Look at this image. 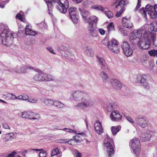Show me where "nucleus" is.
Instances as JSON below:
<instances>
[{"label": "nucleus", "instance_id": "7c9ffc66", "mask_svg": "<svg viewBox=\"0 0 157 157\" xmlns=\"http://www.w3.org/2000/svg\"><path fill=\"white\" fill-rule=\"evenodd\" d=\"M128 3V0H121L118 3V4L116 6V8H118L119 6L121 7H124L123 6L124 5H127Z\"/></svg>", "mask_w": 157, "mask_h": 157}, {"label": "nucleus", "instance_id": "412c9836", "mask_svg": "<svg viewBox=\"0 0 157 157\" xmlns=\"http://www.w3.org/2000/svg\"><path fill=\"white\" fill-rule=\"evenodd\" d=\"M111 82L113 87L115 89H121L122 84L117 79H112Z\"/></svg>", "mask_w": 157, "mask_h": 157}, {"label": "nucleus", "instance_id": "9d476101", "mask_svg": "<svg viewBox=\"0 0 157 157\" xmlns=\"http://www.w3.org/2000/svg\"><path fill=\"white\" fill-rule=\"evenodd\" d=\"M147 13L152 18H155L157 16V5L154 7L150 5H147L145 7Z\"/></svg>", "mask_w": 157, "mask_h": 157}, {"label": "nucleus", "instance_id": "6e6552de", "mask_svg": "<svg viewBox=\"0 0 157 157\" xmlns=\"http://www.w3.org/2000/svg\"><path fill=\"white\" fill-rule=\"evenodd\" d=\"M121 48L124 54L127 57H129L132 54L133 50L128 42L123 41L121 44Z\"/></svg>", "mask_w": 157, "mask_h": 157}, {"label": "nucleus", "instance_id": "603ef678", "mask_svg": "<svg viewBox=\"0 0 157 157\" xmlns=\"http://www.w3.org/2000/svg\"><path fill=\"white\" fill-rule=\"evenodd\" d=\"M151 27L150 28V30L153 31L157 32V26H156V23H155V25H154L152 23H151Z\"/></svg>", "mask_w": 157, "mask_h": 157}, {"label": "nucleus", "instance_id": "0e129e2a", "mask_svg": "<svg viewBox=\"0 0 157 157\" xmlns=\"http://www.w3.org/2000/svg\"><path fill=\"white\" fill-rule=\"evenodd\" d=\"M3 127L6 129H10V128L8 124L6 123H3L2 124Z\"/></svg>", "mask_w": 157, "mask_h": 157}, {"label": "nucleus", "instance_id": "13d9d810", "mask_svg": "<svg viewBox=\"0 0 157 157\" xmlns=\"http://www.w3.org/2000/svg\"><path fill=\"white\" fill-rule=\"evenodd\" d=\"M114 106L112 103H109L108 105V109H109H109L110 111L113 110V109H114Z\"/></svg>", "mask_w": 157, "mask_h": 157}, {"label": "nucleus", "instance_id": "dca6fc26", "mask_svg": "<svg viewBox=\"0 0 157 157\" xmlns=\"http://www.w3.org/2000/svg\"><path fill=\"white\" fill-rule=\"evenodd\" d=\"M88 23L89 24L88 26V29L89 33L92 36H96L97 32L96 30V26L93 25V23H92L91 21H90Z\"/></svg>", "mask_w": 157, "mask_h": 157}, {"label": "nucleus", "instance_id": "0eeeda50", "mask_svg": "<svg viewBox=\"0 0 157 157\" xmlns=\"http://www.w3.org/2000/svg\"><path fill=\"white\" fill-rule=\"evenodd\" d=\"M136 124L140 127L142 128H145L149 124L148 119L144 116L139 115L136 119Z\"/></svg>", "mask_w": 157, "mask_h": 157}, {"label": "nucleus", "instance_id": "c85d7f7f", "mask_svg": "<svg viewBox=\"0 0 157 157\" xmlns=\"http://www.w3.org/2000/svg\"><path fill=\"white\" fill-rule=\"evenodd\" d=\"M90 8L102 12L104 11V10L103 7L100 5H94L93 6L90 7Z\"/></svg>", "mask_w": 157, "mask_h": 157}, {"label": "nucleus", "instance_id": "58836bf2", "mask_svg": "<svg viewBox=\"0 0 157 157\" xmlns=\"http://www.w3.org/2000/svg\"><path fill=\"white\" fill-rule=\"evenodd\" d=\"M11 134L9 133L5 135L3 138L4 141L7 142L12 138L11 136Z\"/></svg>", "mask_w": 157, "mask_h": 157}, {"label": "nucleus", "instance_id": "2eb2a0df", "mask_svg": "<svg viewBox=\"0 0 157 157\" xmlns=\"http://www.w3.org/2000/svg\"><path fill=\"white\" fill-rule=\"evenodd\" d=\"M110 117L113 121H118L121 119L122 117L118 111H114L111 112Z\"/></svg>", "mask_w": 157, "mask_h": 157}, {"label": "nucleus", "instance_id": "338daca9", "mask_svg": "<svg viewBox=\"0 0 157 157\" xmlns=\"http://www.w3.org/2000/svg\"><path fill=\"white\" fill-rule=\"evenodd\" d=\"M98 31L100 34L101 35H103L105 33V31L102 29H98Z\"/></svg>", "mask_w": 157, "mask_h": 157}, {"label": "nucleus", "instance_id": "e2e57ef3", "mask_svg": "<svg viewBox=\"0 0 157 157\" xmlns=\"http://www.w3.org/2000/svg\"><path fill=\"white\" fill-rule=\"evenodd\" d=\"M46 49L48 50L52 53L55 54H56V53L54 52L53 48L51 47H48L46 48Z\"/></svg>", "mask_w": 157, "mask_h": 157}, {"label": "nucleus", "instance_id": "c756f323", "mask_svg": "<svg viewBox=\"0 0 157 157\" xmlns=\"http://www.w3.org/2000/svg\"><path fill=\"white\" fill-rule=\"evenodd\" d=\"M128 3V0H121L118 3V4L116 6V8H118L119 6L121 7H124L123 6L124 5H127Z\"/></svg>", "mask_w": 157, "mask_h": 157}, {"label": "nucleus", "instance_id": "79ce46f5", "mask_svg": "<svg viewBox=\"0 0 157 157\" xmlns=\"http://www.w3.org/2000/svg\"><path fill=\"white\" fill-rule=\"evenodd\" d=\"M89 22H87L88 23H89L90 21H91L93 23L94 22L95 24H97L98 18L96 16H93L90 17H89Z\"/></svg>", "mask_w": 157, "mask_h": 157}, {"label": "nucleus", "instance_id": "ea45409f", "mask_svg": "<svg viewBox=\"0 0 157 157\" xmlns=\"http://www.w3.org/2000/svg\"><path fill=\"white\" fill-rule=\"evenodd\" d=\"M24 15L22 11H21L16 15V17L20 20L21 21H24L25 20L23 18Z\"/></svg>", "mask_w": 157, "mask_h": 157}, {"label": "nucleus", "instance_id": "4468645a", "mask_svg": "<svg viewBox=\"0 0 157 157\" xmlns=\"http://www.w3.org/2000/svg\"><path fill=\"white\" fill-rule=\"evenodd\" d=\"M36 72L38 73L33 76V80L38 82H41L45 80L44 78V72L39 69L36 71Z\"/></svg>", "mask_w": 157, "mask_h": 157}, {"label": "nucleus", "instance_id": "423d86ee", "mask_svg": "<svg viewBox=\"0 0 157 157\" xmlns=\"http://www.w3.org/2000/svg\"><path fill=\"white\" fill-rule=\"evenodd\" d=\"M55 4L57 10L63 13L67 12V9L69 7V4L67 0H58Z\"/></svg>", "mask_w": 157, "mask_h": 157}, {"label": "nucleus", "instance_id": "a878e982", "mask_svg": "<svg viewBox=\"0 0 157 157\" xmlns=\"http://www.w3.org/2000/svg\"><path fill=\"white\" fill-rule=\"evenodd\" d=\"M85 53L88 56L92 57L94 55V52L92 49L87 47L85 51Z\"/></svg>", "mask_w": 157, "mask_h": 157}, {"label": "nucleus", "instance_id": "20e7f679", "mask_svg": "<svg viewBox=\"0 0 157 157\" xmlns=\"http://www.w3.org/2000/svg\"><path fill=\"white\" fill-rule=\"evenodd\" d=\"M114 142L113 139L107 135L104 141V149L108 154V157H110L114 154Z\"/></svg>", "mask_w": 157, "mask_h": 157}, {"label": "nucleus", "instance_id": "a19ab883", "mask_svg": "<svg viewBox=\"0 0 157 157\" xmlns=\"http://www.w3.org/2000/svg\"><path fill=\"white\" fill-rule=\"evenodd\" d=\"M107 28L109 31L115 30L114 25L113 23L112 22L110 23L107 25Z\"/></svg>", "mask_w": 157, "mask_h": 157}, {"label": "nucleus", "instance_id": "f3484780", "mask_svg": "<svg viewBox=\"0 0 157 157\" xmlns=\"http://www.w3.org/2000/svg\"><path fill=\"white\" fill-rule=\"evenodd\" d=\"M122 23L123 26L127 28L131 29L133 26V24L130 21V17H123L122 19Z\"/></svg>", "mask_w": 157, "mask_h": 157}, {"label": "nucleus", "instance_id": "680f3d73", "mask_svg": "<svg viewBox=\"0 0 157 157\" xmlns=\"http://www.w3.org/2000/svg\"><path fill=\"white\" fill-rule=\"evenodd\" d=\"M141 0H138L137 4L135 9L136 10H137L141 6Z\"/></svg>", "mask_w": 157, "mask_h": 157}, {"label": "nucleus", "instance_id": "473e14b6", "mask_svg": "<svg viewBox=\"0 0 157 157\" xmlns=\"http://www.w3.org/2000/svg\"><path fill=\"white\" fill-rule=\"evenodd\" d=\"M46 76L47 77V79H46V81L47 82L53 81L56 82L57 81V80L55 79V77L52 75L50 74H47Z\"/></svg>", "mask_w": 157, "mask_h": 157}, {"label": "nucleus", "instance_id": "2f4dec72", "mask_svg": "<svg viewBox=\"0 0 157 157\" xmlns=\"http://www.w3.org/2000/svg\"><path fill=\"white\" fill-rule=\"evenodd\" d=\"M128 3V0H121L118 3V4L116 6V8H118L119 6L121 7H124L123 6L124 5H127Z\"/></svg>", "mask_w": 157, "mask_h": 157}, {"label": "nucleus", "instance_id": "bf43d9fd", "mask_svg": "<svg viewBox=\"0 0 157 157\" xmlns=\"http://www.w3.org/2000/svg\"><path fill=\"white\" fill-rule=\"evenodd\" d=\"M10 0H7L4 1L3 3H0V7L2 8H3L5 7V5L6 3H8Z\"/></svg>", "mask_w": 157, "mask_h": 157}, {"label": "nucleus", "instance_id": "7ed1b4c3", "mask_svg": "<svg viewBox=\"0 0 157 157\" xmlns=\"http://www.w3.org/2000/svg\"><path fill=\"white\" fill-rule=\"evenodd\" d=\"M150 38L154 43L156 40L155 34L145 30V33H143L138 42V46L141 49H148L150 47Z\"/></svg>", "mask_w": 157, "mask_h": 157}, {"label": "nucleus", "instance_id": "39448f33", "mask_svg": "<svg viewBox=\"0 0 157 157\" xmlns=\"http://www.w3.org/2000/svg\"><path fill=\"white\" fill-rule=\"evenodd\" d=\"M102 43L103 45H106L110 51L116 53H117L119 52L118 43L116 40L112 39L109 41L107 38H105L102 41Z\"/></svg>", "mask_w": 157, "mask_h": 157}, {"label": "nucleus", "instance_id": "8fccbe9b", "mask_svg": "<svg viewBox=\"0 0 157 157\" xmlns=\"http://www.w3.org/2000/svg\"><path fill=\"white\" fill-rule=\"evenodd\" d=\"M60 130H63L65 131L66 132H73V133H76V132L71 129L67 128H64L63 129H61Z\"/></svg>", "mask_w": 157, "mask_h": 157}, {"label": "nucleus", "instance_id": "49530a36", "mask_svg": "<svg viewBox=\"0 0 157 157\" xmlns=\"http://www.w3.org/2000/svg\"><path fill=\"white\" fill-rule=\"evenodd\" d=\"M57 142L62 143H68L69 144L72 145V143H70V140L68 139L58 140H57Z\"/></svg>", "mask_w": 157, "mask_h": 157}, {"label": "nucleus", "instance_id": "f8f14e48", "mask_svg": "<svg viewBox=\"0 0 157 157\" xmlns=\"http://www.w3.org/2000/svg\"><path fill=\"white\" fill-rule=\"evenodd\" d=\"M145 32V30L142 29L135 30L130 34L129 39L131 41H132L137 38H140L143 33Z\"/></svg>", "mask_w": 157, "mask_h": 157}, {"label": "nucleus", "instance_id": "f03ea898", "mask_svg": "<svg viewBox=\"0 0 157 157\" xmlns=\"http://www.w3.org/2000/svg\"><path fill=\"white\" fill-rule=\"evenodd\" d=\"M2 30L0 35V40L2 44L6 46H10L12 43L15 33L9 31L7 25L0 24V30Z\"/></svg>", "mask_w": 157, "mask_h": 157}, {"label": "nucleus", "instance_id": "ddd939ff", "mask_svg": "<svg viewBox=\"0 0 157 157\" xmlns=\"http://www.w3.org/2000/svg\"><path fill=\"white\" fill-rule=\"evenodd\" d=\"M136 82L137 83L140 84L141 85L143 86L146 89H148L150 87L147 80L142 75H139L137 76Z\"/></svg>", "mask_w": 157, "mask_h": 157}, {"label": "nucleus", "instance_id": "f704fd0d", "mask_svg": "<svg viewBox=\"0 0 157 157\" xmlns=\"http://www.w3.org/2000/svg\"><path fill=\"white\" fill-rule=\"evenodd\" d=\"M6 99H11L15 100L17 99V97L13 94L9 93L6 97Z\"/></svg>", "mask_w": 157, "mask_h": 157}, {"label": "nucleus", "instance_id": "bb28decb", "mask_svg": "<svg viewBox=\"0 0 157 157\" xmlns=\"http://www.w3.org/2000/svg\"><path fill=\"white\" fill-rule=\"evenodd\" d=\"M54 101L48 98H45L43 101L44 103L46 106L50 107L54 105Z\"/></svg>", "mask_w": 157, "mask_h": 157}, {"label": "nucleus", "instance_id": "69168bd1", "mask_svg": "<svg viewBox=\"0 0 157 157\" xmlns=\"http://www.w3.org/2000/svg\"><path fill=\"white\" fill-rule=\"evenodd\" d=\"M16 154V152H12L11 154H10L7 156L5 155V157H14L15 155Z\"/></svg>", "mask_w": 157, "mask_h": 157}, {"label": "nucleus", "instance_id": "c03bdc74", "mask_svg": "<svg viewBox=\"0 0 157 157\" xmlns=\"http://www.w3.org/2000/svg\"><path fill=\"white\" fill-rule=\"evenodd\" d=\"M28 99L29 96L27 95H19L17 96V99L26 101Z\"/></svg>", "mask_w": 157, "mask_h": 157}, {"label": "nucleus", "instance_id": "37998d69", "mask_svg": "<svg viewBox=\"0 0 157 157\" xmlns=\"http://www.w3.org/2000/svg\"><path fill=\"white\" fill-rule=\"evenodd\" d=\"M80 137L78 135H76L74 137L73 139L71 140H70V143H72V145L74 142H75L77 143H79L80 142V140L79 139Z\"/></svg>", "mask_w": 157, "mask_h": 157}, {"label": "nucleus", "instance_id": "b1692460", "mask_svg": "<svg viewBox=\"0 0 157 157\" xmlns=\"http://www.w3.org/2000/svg\"><path fill=\"white\" fill-rule=\"evenodd\" d=\"M151 137V135L150 133H143L140 137V139L143 141H147L150 140Z\"/></svg>", "mask_w": 157, "mask_h": 157}, {"label": "nucleus", "instance_id": "6e6d98bb", "mask_svg": "<svg viewBox=\"0 0 157 157\" xmlns=\"http://www.w3.org/2000/svg\"><path fill=\"white\" fill-rule=\"evenodd\" d=\"M90 1L87 0H86L84 1L83 3V6L85 8H87L89 7L90 5Z\"/></svg>", "mask_w": 157, "mask_h": 157}, {"label": "nucleus", "instance_id": "a18cd8bd", "mask_svg": "<svg viewBox=\"0 0 157 157\" xmlns=\"http://www.w3.org/2000/svg\"><path fill=\"white\" fill-rule=\"evenodd\" d=\"M104 11L105 12L106 15L109 18H111L113 17V14L111 11H107L105 10V9H104Z\"/></svg>", "mask_w": 157, "mask_h": 157}, {"label": "nucleus", "instance_id": "393cba45", "mask_svg": "<svg viewBox=\"0 0 157 157\" xmlns=\"http://www.w3.org/2000/svg\"><path fill=\"white\" fill-rule=\"evenodd\" d=\"M100 75L104 83H106L108 82L109 77L105 72L102 71L100 73Z\"/></svg>", "mask_w": 157, "mask_h": 157}, {"label": "nucleus", "instance_id": "c9c22d12", "mask_svg": "<svg viewBox=\"0 0 157 157\" xmlns=\"http://www.w3.org/2000/svg\"><path fill=\"white\" fill-rule=\"evenodd\" d=\"M54 105L60 108H63L65 107V105L62 102L59 101H54Z\"/></svg>", "mask_w": 157, "mask_h": 157}, {"label": "nucleus", "instance_id": "4be33fe9", "mask_svg": "<svg viewBox=\"0 0 157 157\" xmlns=\"http://www.w3.org/2000/svg\"><path fill=\"white\" fill-rule=\"evenodd\" d=\"M99 64L101 68L103 70H105L108 68V67L105 59L102 58L97 57Z\"/></svg>", "mask_w": 157, "mask_h": 157}, {"label": "nucleus", "instance_id": "4d7b16f0", "mask_svg": "<svg viewBox=\"0 0 157 157\" xmlns=\"http://www.w3.org/2000/svg\"><path fill=\"white\" fill-rule=\"evenodd\" d=\"M46 152L45 151H43L40 152L39 154V157H46Z\"/></svg>", "mask_w": 157, "mask_h": 157}, {"label": "nucleus", "instance_id": "9b49d317", "mask_svg": "<svg viewBox=\"0 0 157 157\" xmlns=\"http://www.w3.org/2000/svg\"><path fill=\"white\" fill-rule=\"evenodd\" d=\"M70 17L75 24L78 22V16L76 14L77 9L75 7H71L68 10Z\"/></svg>", "mask_w": 157, "mask_h": 157}, {"label": "nucleus", "instance_id": "1a4fd4ad", "mask_svg": "<svg viewBox=\"0 0 157 157\" xmlns=\"http://www.w3.org/2000/svg\"><path fill=\"white\" fill-rule=\"evenodd\" d=\"M140 141L137 138H133L130 143V145L136 155L139 154L140 148Z\"/></svg>", "mask_w": 157, "mask_h": 157}, {"label": "nucleus", "instance_id": "09e8293b", "mask_svg": "<svg viewBox=\"0 0 157 157\" xmlns=\"http://www.w3.org/2000/svg\"><path fill=\"white\" fill-rule=\"evenodd\" d=\"M125 9L124 7H122L119 12H117L115 15L116 17H118L121 16L123 12L125 10Z\"/></svg>", "mask_w": 157, "mask_h": 157}, {"label": "nucleus", "instance_id": "aec40b11", "mask_svg": "<svg viewBox=\"0 0 157 157\" xmlns=\"http://www.w3.org/2000/svg\"><path fill=\"white\" fill-rule=\"evenodd\" d=\"M12 71L18 73H25L27 72L26 67L24 65L17 66L13 69Z\"/></svg>", "mask_w": 157, "mask_h": 157}, {"label": "nucleus", "instance_id": "864d4df0", "mask_svg": "<svg viewBox=\"0 0 157 157\" xmlns=\"http://www.w3.org/2000/svg\"><path fill=\"white\" fill-rule=\"evenodd\" d=\"M40 118V115L39 114H36L34 113L33 116V120H38Z\"/></svg>", "mask_w": 157, "mask_h": 157}, {"label": "nucleus", "instance_id": "cd10ccee", "mask_svg": "<svg viewBox=\"0 0 157 157\" xmlns=\"http://www.w3.org/2000/svg\"><path fill=\"white\" fill-rule=\"evenodd\" d=\"M121 128V127L119 126L112 127L111 128V131L112 132V134L113 136H115L117 132L120 130Z\"/></svg>", "mask_w": 157, "mask_h": 157}, {"label": "nucleus", "instance_id": "f257e3e1", "mask_svg": "<svg viewBox=\"0 0 157 157\" xmlns=\"http://www.w3.org/2000/svg\"><path fill=\"white\" fill-rule=\"evenodd\" d=\"M72 96L75 101H81V102L75 105V107L76 109L88 108L93 105L94 102L91 100L89 95L87 93L81 91H77L72 94Z\"/></svg>", "mask_w": 157, "mask_h": 157}, {"label": "nucleus", "instance_id": "e433bc0d", "mask_svg": "<svg viewBox=\"0 0 157 157\" xmlns=\"http://www.w3.org/2000/svg\"><path fill=\"white\" fill-rule=\"evenodd\" d=\"M61 152L59 150L57 147H56L53 149L52 152V156H54L55 155H59L61 153Z\"/></svg>", "mask_w": 157, "mask_h": 157}, {"label": "nucleus", "instance_id": "6ab92c4d", "mask_svg": "<svg viewBox=\"0 0 157 157\" xmlns=\"http://www.w3.org/2000/svg\"><path fill=\"white\" fill-rule=\"evenodd\" d=\"M94 127L96 132L98 134H101L103 132V128L99 121H96L94 124Z\"/></svg>", "mask_w": 157, "mask_h": 157}, {"label": "nucleus", "instance_id": "5701e85b", "mask_svg": "<svg viewBox=\"0 0 157 157\" xmlns=\"http://www.w3.org/2000/svg\"><path fill=\"white\" fill-rule=\"evenodd\" d=\"M25 34L26 35L35 36L37 34L36 32L31 29V27L29 25H27L25 29Z\"/></svg>", "mask_w": 157, "mask_h": 157}, {"label": "nucleus", "instance_id": "a211bd4d", "mask_svg": "<svg viewBox=\"0 0 157 157\" xmlns=\"http://www.w3.org/2000/svg\"><path fill=\"white\" fill-rule=\"evenodd\" d=\"M79 10L81 16L84 20L86 22H89V20L88 16L90 15V12L85 10L81 9H79Z\"/></svg>", "mask_w": 157, "mask_h": 157}, {"label": "nucleus", "instance_id": "052dcab7", "mask_svg": "<svg viewBox=\"0 0 157 157\" xmlns=\"http://www.w3.org/2000/svg\"><path fill=\"white\" fill-rule=\"evenodd\" d=\"M33 112L29 111V115L28 119L32 120L33 116L34 114Z\"/></svg>", "mask_w": 157, "mask_h": 157}, {"label": "nucleus", "instance_id": "de8ad7c7", "mask_svg": "<svg viewBox=\"0 0 157 157\" xmlns=\"http://www.w3.org/2000/svg\"><path fill=\"white\" fill-rule=\"evenodd\" d=\"M139 12L145 17L146 18L147 16V10H145L144 8H141L139 10Z\"/></svg>", "mask_w": 157, "mask_h": 157}, {"label": "nucleus", "instance_id": "4c0bfd02", "mask_svg": "<svg viewBox=\"0 0 157 157\" xmlns=\"http://www.w3.org/2000/svg\"><path fill=\"white\" fill-rule=\"evenodd\" d=\"M19 115L21 116V117L25 119H28L29 111H24L23 112H21L19 113Z\"/></svg>", "mask_w": 157, "mask_h": 157}, {"label": "nucleus", "instance_id": "3c124183", "mask_svg": "<svg viewBox=\"0 0 157 157\" xmlns=\"http://www.w3.org/2000/svg\"><path fill=\"white\" fill-rule=\"evenodd\" d=\"M25 66V67H26V70L27 71V69H29L30 70H32L33 71H37L38 69L36 68H34L33 67L29 65H27Z\"/></svg>", "mask_w": 157, "mask_h": 157}, {"label": "nucleus", "instance_id": "5fc2aeb1", "mask_svg": "<svg viewBox=\"0 0 157 157\" xmlns=\"http://www.w3.org/2000/svg\"><path fill=\"white\" fill-rule=\"evenodd\" d=\"M28 101L32 103H36L37 101V99L35 98H31L27 100Z\"/></svg>", "mask_w": 157, "mask_h": 157}, {"label": "nucleus", "instance_id": "72a5a7b5", "mask_svg": "<svg viewBox=\"0 0 157 157\" xmlns=\"http://www.w3.org/2000/svg\"><path fill=\"white\" fill-rule=\"evenodd\" d=\"M148 53L151 56L157 57V49H151L148 51Z\"/></svg>", "mask_w": 157, "mask_h": 157}, {"label": "nucleus", "instance_id": "774afa93", "mask_svg": "<svg viewBox=\"0 0 157 157\" xmlns=\"http://www.w3.org/2000/svg\"><path fill=\"white\" fill-rule=\"evenodd\" d=\"M51 129H56L58 130H60L61 129H59V126L55 125H52V126Z\"/></svg>", "mask_w": 157, "mask_h": 157}]
</instances>
